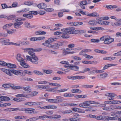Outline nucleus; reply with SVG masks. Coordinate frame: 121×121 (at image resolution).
<instances>
[{
	"label": "nucleus",
	"instance_id": "1",
	"mask_svg": "<svg viewBox=\"0 0 121 121\" xmlns=\"http://www.w3.org/2000/svg\"><path fill=\"white\" fill-rule=\"evenodd\" d=\"M25 51H29L28 53L31 57L28 56H27L26 58L27 60L31 62L33 64L37 65L38 64V61L39 60L38 58L35 55L34 52H39L42 50L41 48L33 49L32 48H25L24 49Z\"/></svg>",
	"mask_w": 121,
	"mask_h": 121
},
{
	"label": "nucleus",
	"instance_id": "2",
	"mask_svg": "<svg viewBox=\"0 0 121 121\" xmlns=\"http://www.w3.org/2000/svg\"><path fill=\"white\" fill-rule=\"evenodd\" d=\"M75 28L73 27H69L65 29H62L61 30V31H63L65 35L73 34L74 31L75 30Z\"/></svg>",
	"mask_w": 121,
	"mask_h": 121
},
{
	"label": "nucleus",
	"instance_id": "3",
	"mask_svg": "<svg viewBox=\"0 0 121 121\" xmlns=\"http://www.w3.org/2000/svg\"><path fill=\"white\" fill-rule=\"evenodd\" d=\"M23 111H25V112L27 113L36 114L38 113V111H34L35 109L33 108H23Z\"/></svg>",
	"mask_w": 121,
	"mask_h": 121
},
{
	"label": "nucleus",
	"instance_id": "4",
	"mask_svg": "<svg viewBox=\"0 0 121 121\" xmlns=\"http://www.w3.org/2000/svg\"><path fill=\"white\" fill-rule=\"evenodd\" d=\"M64 41L58 42L57 43L54 44L53 48H58L59 47L62 46L64 45Z\"/></svg>",
	"mask_w": 121,
	"mask_h": 121
},
{
	"label": "nucleus",
	"instance_id": "5",
	"mask_svg": "<svg viewBox=\"0 0 121 121\" xmlns=\"http://www.w3.org/2000/svg\"><path fill=\"white\" fill-rule=\"evenodd\" d=\"M114 41L113 39L111 38V37L109 36H107L106 40L104 42V43L105 44H109L111 43Z\"/></svg>",
	"mask_w": 121,
	"mask_h": 121
},
{
	"label": "nucleus",
	"instance_id": "6",
	"mask_svg": "<svg viewBox=\"0 0 121 121\" xmlns=\"http://www.w3.org/2000/svg\"><path fill=\"white\" fill-rule=\"evenodd\" d=\"M23 22H16L13 24L14 27L17 29H20L21 28V25L23 24Z\"/></svg>",
	"mask_w": 121,
	"mask_h": 121
},
{
	"label": "nucleus",
	"instance_id": "7",
	"mask_svg": "<svg viewBox=\"0 0 121 121\" xmlns=\"http://www.w3.org/2000/svg\"><path fill=\"white\" fill-rule=\"evenodd\" d=\"M9 40L5 38H1L0 39V42L3 43L4 45H9L10 44Z\"/></svg>",
	"mask_w": 121,
	"mask_h": 121
},
{
	"label": "nucleus",
	"instance_id": "8",
	"mask_svg": "<svg viewBox=\"0 0 121 121\" xmlns=\"http://www.w3.org/2000/svg\"><path fill=\"white\" fill-rule=\"evenodd\" d=\"M105 95L108 96V98L109 100H111L114 99V97L116 96V94L112 93H107Z\"/></svg>",
	"mask_w": 121,
	"mask_h": 121
},
{
	"label": "nucleus",
	"instance_id": "9",
	"mask_svg": "<svg viewBox=\"0 0 121 121\" xmlns=\"http://www.w3.org/2000/svg\"><path fill=\"white\" fill-rule=\"evenodd\" d=\"M11 73H12L17 75H18L19 73H20V75L22 76L23 75V72L20 71H18L14 69H13L11 71Z\"/></svg>",
	"mask_w": 121,
	"mask_h": 121
},
{
	"label": "nucleus",
	"instance_id": "10",
	"mask_svg": "<svg viewBox=\"0 0 121 121\" xmlns=\"http://www.w3.org/2000/svg\"><path fill=\"white\" fill-rule=\"evenodd\" d=\"M69 69L72 70L77 71L79 69V67L77 66H75L74 65H70Z\"/></svg>",
	"mask_w": 121,
	"mask_h": 121
},
{
	"label": "nucleus",
	"instance_id": "11",
	"mask_svg": "<svg viewBox=\"0 0 121 121\" xmlns=\"http://www.w3.org/2000/svg\"><path fill=\"white\" fill-rule=\"evenodd\" d=\"M23 16L29 19H31L33 17L32 15L31 14V13H29L28 14H24Z\"/></svg>",
	"mask_w": 121,
	"mask_h": 121
},
{
	"label": "nucleus",
	"instance_id": "12",
	"mask_svg": "<svg viewBox=\"0 0 121 121\" xmlns=\"http://www.w3.org/2000/svg\"><path fill=\"white\" fill-rule=\"evenodd\" d=\"M45 43H42V45L50 48H53V45H52L48 42H46V41H45Z\"/></svg>",
	"mask_w": 121,
	"mask_h": 121
},
{
	"label": "nucleus",
	"instance_id": "13",
	"mask_svg": "<svg viewBox=\"0 0 121 121\" xmlns=\"http://www.w3.org/2000/svg\"><path fill=\"white\" fill-rule=\"evenodd\" d=\"M20 64L24 68H28L29 67V66L27 63L24 62L23 61L20 62Z\"/></svg>",
	"mask_w": 121,
	"mask_h": 121
},
{
	"label": "nucleus",
	"instance_id": "14",
	"mask_svg": "<svg viewBox=\"0 0 121 121\" xmlns=\"http://www.w3.org/2000/svg\"><path fill=\"white\" fill-rule=\"evenodd\" d=\"M56 38H50L48 40H46V42H48L49 43L53 42L54 41H56Z\"/></svg>",
	"mask_w": 121,
	"mask_h": 121
},
{
	"label": "nucleus",
	"instance_id": "15",
	"mask_svg": "<svg viewBox=\"0 0 121 121\" xmlns=\"http://www.w3.org/2000/svg\"><path fill=\"white\" fill-rule=\"evenodd\" d=\"M25 25L26 27L29 29L35 27V26H30V23L27 22H25Z\"/></svg>",
	"mask_w": 121,
	"mask_h": 121
},
{
	"label": "nucleus",
	"instance_id": "16",
	"mask_svg": "<svg viewBox=\"0 0 121 121\" xmlns=\"http://www.w3.org/2000/svg\"><path fill=\"white\" fill-rule=\"evenodd\" d=\"M30 87L29 86H27L25 87H22V89H23L25 91H27L28 93H30L31 91V90L30 89Z\"/></svg>",
	"mask_w": 121,
	"mask_h": 121
},
{
	"label": "nucleus",
	"instance_id": "17",
	"mask_svg": "<svg viewBox=\"0 0 121 121\" xmlns=\"http://www.w3.org/2000/svg\"><path fill=\"white\" fill-rule=\"evenodd\" d=\"M87 15L90 17H97L99 15L97 13L94 12L92 13H89L87 14Z\"/></svg>",
	"mask_w": 121,
	"mask_h": 121
},
{
	"label": "nucleus",
	"instance_id": "18",
	"mask_svg": "<svg viewBox=\"0 0 121 121\" xmlns=\"http://www.w3.org/2000/svg\"><path fill=\"white\" fill-rule=\"evenodd\" d=\"M86 95H76L74 96V97L76 99H78L79 98H85L86 97Z\"/></svg>",
	"mask_w": 121,
	"mask_h": 121
},
{
	"label": "nucleus",
	"instance_id": "19",
	"mask_svg": "<svg viewBox=\"0 0 121 121\" xmlns=\"http://www.w3.org/2000/svg\"><path fill=\"white\" fill-rule=\"evenodd\" d=\"M115 65L114 64H108L104 65L103 68V70H104L107 69L108 67L112 66H115Z\"/></svg>",
	"mask_w": 121,
	"mask_h": 121
},
{
	"label": "nucleus",
	"instance_id": "20",
	"mask_svg": "<svg viewBox=\"0 0 121 121\" xmlns=\"http://www.w3.org/2000/svg\"><path fill=\"white\" fill-rule=\"evenodd\" d=\"M7 67L9 68H16V66L15 65L11 63L8 64Z\"/></svg>",
	"mask_w": 121,
	"mask_h": 121
},
{
	"label": "nucleus",
	"instance_id": "21",
	"mask_svg": "<svg viewBox=\"0 0 121 121\" xmlns=\"http://www.w3.org/2000/svg\"><path fill=\"white\" fill-rule=\"evenodd\" d=\"M71 92L72 93H76L78 92L81 93L82 91L78 89H72L71 91Z\"/></svg>",
	"mask_w": 121,
	"mask_h": 121
},
{
	"label": "nucleus",
	"instance_id": "22",
	"mask_svg": "<svg viewBox=\"0 0 121 121\" xmlns=\"http://www.w3.org/2000/svg\"><path fill=\"white\" fill-rule=\"evenodd\" d=\"M33 72L34 73L37 75H43V73L38 70H35Z\"/></svg>",
	"mask_w": 121,
	"mask_h": 121
},
{
	"label": "nucleus",
	"instance_id": "23",
	"mask_svg": "<svg viewBox=\"0 0 121 121\" xmlns=\"http://www.w3.org/2000/svg\"><path fill=\"white\" fill-rule=\"evenodd\" d=\"M115 58V57H108L104 58L103 59L104 60H108L111 61V60H113Z\"/></svg>",
	"mask_w": 121,
	"mask_h": 121
},
{
	"label": "nucleus",
	"instance_id": "24",
	"mask_svg": "<svg viewBox=\"0 0 121 121\" xmlns=\"http://www.w3.org/2000/svg\"><path fill=\"white\" fill-rule=\"evenodd\" d=\"M46 100L47 101L49 102L50 103H56V99H46Z\"/></svg>",
	"mask_w": 121,
	"mask_h": 121
},
{
	"label": "nucleus",
	"instance_id": "25",
	"mask_svg": "<svg viewBox=\"0 0 121 121\" xmlns=\"http://www.w3.org/2000/svg\"><path fill=\"white\" fill-rule=\"evenodd\" d=\"M92 69H93V68H86L82 71H81V73H84V72L87 71H91L92 70Z\"/></svg>",
	"mask_w": 121,
	"mask_h": 121
},
{
	"label": "nucleus",
	"instance_id": "26",
	"mask_svg": "<svg viewBox=\"0 0 121 121\" xmlns=\"http://www.w3.org/2000/svg\"><path fill=\"white\" fill-rule=\"evenodd\" d=\"M12 110L11 111H17V110H19L20 111H23V108H10Z\"/></svg>",
	"mask_w": 121,
	"mask_h": 121
},
{
	"label": "nucleus",
	"instance_id": "27",
	"mask_svg": "<svg viewBox=\"0 0 121 121\" xmlns=\"http://www.w3.org/2000/svg\"><path fill=\"white\" fill-rule=\"evenodd\" d=\"M17 59L18 61H20V62H22L23 61L22 59L21 55L19 54L17 55Z\"/></svg>",
	"mask_w": 121,
	"mask_h": 121
},
{
	"label": "nucleus",
	"instance_id": "28",
	"mask_svg": "<svg viewBox=\"0 0 121 121\" xmlns=\"http://www.w3.org/2000/svg\"><path fill=\"white\" fill-rule=\"evenodd\" d=\"M13 100L15 101L20 102L24 101V99L22 98H19V99H18L17 98H14L13 99Z\"/></svg>",
	"mask_w": 121,
	"mask_h": 121
},
{
	"label": "nucleus",
	"instance_id": "29",
	"mask_svg": "<svg viewBox=\"0 0 121 121\" xmlns=\"http://www.w3.org/2000/svg\"><path fill=\"white\" fill-rule=\"evenodd\" d=\"M39 119V118L36 117H33L30 118L26 120V121H36Z\"/></svg>",
	"mask_w": 121,
	"mask_h": 121
},
{
	"label": "nucleus",
	"instance_id": "30",
	"mask_svg": "<svg viewBox=\"0 0 121 121\" xmlns=\"http://www.w3.org/2000/svg\"><path fill=\"white\" fill-rule=\"evenodd\" d=\"M12 70H10V69H9L8 70L7 69L5 72L8 75L11 76H12V74L11 73V71Z\"/></svg>",
	"mask_w": 121,
	"mask_h": 121
},
{
	"label": "nucleus",
	"instance_id": "31",
	"mask_svg": "<svg viewBox=\"0 0 121 121\" xmlns=\"http://www.w3.org/2000/svg\"><path fill=\"white\" fill-rule=\"evenodd\" d=\"M80 119V118L78 117L70 118L69 119V120L71 121H79Z\"/></svg>",
	"mask_w": 121,
	"mask_h": 121
},
{
	"label": "nucleus",
	"instance_id": "32",
	"mask_svg": "<svg viewBox=\"0 0 121 121\" xmlns=\"http://www.w3.org/2000/svg\"><path fill=\"white\" fill-rule=\"evenodd\" d=\"M96 21H90L88 22V24L89 25L92 26H94L96 24Z\"/></svg>",
	"mask_w": 121,
	"mask_h": 121
},
{
	"label": "nucleus",
	"instance_id": "33",
	"mask_svg": "<svg viewBox=\"0 0 121 121\" xmlns=\"http://www.w3.org/2000/svg\"><path fill=\"white\" fill-rule=\"evenodd\" d=\"M74 95V94H72L65 93L64 94V96L65 97H72Z\"/></svg>",
	"mask_w": 121,
	"mask_h": 121
},
{
	"label": "nucleus",
	"instance_id": "34",
	"mask_svg": "<svg viewBox=\"0 0 121 121\" xmlns=\"http://www.w3.org/2000/svg\"><path fill=\"white\" fill-rule=\"evenodd\" d=\"M43 71L44 73L47 74L51 73L52 72V71L51 70H43Z\"/></svg>",
	"mask_w": 121,
	"mask_h": 121
},
{
	"label": "nucleus",
	"instance_id": "35",
	"mask_svg": "<svg viewBox=\"0 0 121 121\" xmlns=\"http://www.w3.org/2000/svg\"><path fill=\"white\" fill-rule=\"evenodd\" d=\"M8 19L13 20H15L16 19V16L15 15H12L9 16L8 17Z\"/></svg>",
	"mask_w": 121,
	"mask_h": 121
},
{
	"label": "nucleus",
	"instance_id": "36",
	"mask_svg": "<svg viewBox=\"0 0 121 121\" xmlns=\"http://www.w3.org/2000/svg\"><path fill=\"white\" fill-rule=\"evenodd\" d=\"M11 104L9 103H6L1 104V107H4L6 106H10Z\"/></svg>",
	"mask_w": 121,
	"mask_h": 121
},
{
	"label": "nucleus",
	"instance_id": "37",
	"mask_svg": "<svg viewBox=\"0 0 121 121\" xmlns=\"http://www.w3.org/2000/svg\"><path fill=\"white\" fill-rule=\"evenodd\" d=\"M80 5H86L87 4V2L86 0L82 1L80 2Z\"/></svg>",
	"mask_w": 121,
	"mask_h": 121
},
{
	"label": "nucleus",
	"instance_id": "38",
	"mask_svg": "<svg viewBox=\"0 0 121 121\" xmlns=\"http://www.w3.org/2000/svg\"><path fill=\"white\" fill-rule=\"evenodd\" d=\"M82 87L84 88H92L93 87V85H82Z\"/></svg>",
	"mask_w": 121,
	"mask_h": 121
},
{
	"label": "nucleus",
	"instance_id": "39",
	"mask_svg": "<svg viewBox=\"0 0 121 121\" xmlns=\"http://www.w3.org/2000/svg\"><path fill=\"white\" fill-rule=\"evenodd\" d=\"M64 32L63 31H62V32L56 31L54 33V34L56 35H58L60 34H64Z\"/></svg>",
	"mask_w": 121,
	"mask_h": 121
},
{
	"label": "nucleus",
	"instance_id": "40",
	"mask_svg": "<svg viewBox=\"0 0 121 121\" xmlns=\"http://www.w3.org/2000/svg\"><path fill=\"white\" fill-rule=\"evenodd\" d=\"M33 4V3L32 2L30 1H25L24 3V4L29 6L32 5Z\"/></svg>",
	"mask_w": 121,
	"mask_h": 121
},
{
	"label": "nucleus",
	"instance_id": "41",
	"mask_svg": "<svg viewBox=\"0 0 121 121\" xmlns=\"http://www.w3.org/2000/svg\"><path fill=\"white\" fill-rule=\"evenodd\" d=\"M108 75V74L106 73H103L100 75V78H104L106 77Z\"/></svg>",
	"mask_w": 121,
	"mask_h": 121
},
{
	"label": "nucleus",
	"instance_id": "42",
	"mask_svg": "<svg viewBox=\"0 0 121 121\" xmlns=\"http://www.w3.org/2000/svg\"><path fill=\"white\" fill-rule=\"evenodd\" d=\"M84 56L88 60H89L90 59L92 58H93V56H90L86 54H85V55H84Z\"/></svg>",
	"mask_w": 121,
	"mask_h": 121
},
{
	"label": "nucleus",
	"instance_id": "43",
	"mask_svg": "<svg viewBox=\"0 0 121 121\" xmlns=\"http://www.w3.org/2000/svg\"><path fill=\"white\" fill-rule=\"evenodd\" d=\"M82 62L83 63L86 64H91V61L88 60H84L82 61Z\"/></svg>",
	"mask_w": 121,
	"mask_h": 121
},
{
	"label": "nucleus",
	"instance_id": "44",
	"mask_svg": "<svg viewBox=\"0 0 121 121\" xmlns=\"http://www.w3.org/2000/svg\"><path fill=\"white\" fill-rule=\"evenodd\" d=\"M85 77L82 76H76V79H84L85 78Z\"/></svg>",
	"mask_w": 121,
	"mask_h": 121
},
{
	"label": "nucleus",
	"instance_id": "45",
	"mask_svg": "<svg viewBox=\"0 0 121 121\" xmlns=\"http://www.w3.org/2000/svg\"><path fill=\"white\" fill-rule=\"evenodd\" d=\"M107 36H104L100 38V40L101 41H105L106 39Z\"/></svg>",
	"mask_w": 121,
	"mask_h": 121
},
{
	"label": "nucleus",
	"instance_id": "46",
	"mask_svg": "<svg viewBox=\"0 0 121 121\" xmlns=\"http://www.w3.org/2000/svg\"><path fill=\"white\" fill-rule=\"evenodd\" d=\"M24 72L25 73L29 75H32L33 74L32 72H31L26 70H24Z\"/></svg>",
	"mask_w": 121,
	"mask_h": 121
},
{
	"label": "nucleus",
	"instance_id": "47",
	"mask_svg": "<svg viewBox=\"0 0 121 121\" xmlns=\"http://www.w3.org/2000/svg\"><path fill=\"white\" fill-rule=\"evenodd\" d=\"M38 93V92H37L35 91H34L31 92V93H30V95H28V96L29 95H33V96H35Z\"/></svg>",
	"mask_w": 121,
	"mask_h": 121
},
{
	"label": "nucleus",
	"instance_id": "48",
	"mask_svg": "<svg viewBox=\"0 0 121 121\" xmlns=\"http://www.w3.org/2000/svg\"><path fill=\"white\" fill-rule=\"evenodd\" d=\"M46 12H51L54 10V9L51 8H47L44 10Z\"/></svg>",
	"mask_w": 121,
	"mask_h": 121
},
{
	"label": "nucleus",
	"instance_id": "49",
	"mask_svg": "<svg viewBox=\"0 0 121 121\" xmlns=\"http://www.w3.org/2000/svg\"><path fill=\"white\" fill-rule=\"evenodd\" d=\"M91 41L92 42L98 43L99 42V39H91Z\"/></svg>",
	"mask_w": 121,
	"mask_h": 121
},
{
	"label": "nucleus",
	"instance_id": "50",
	"mask_svg": "<svg viewBox=\"0 0 121 121\" xmlns=\"http://www.w3.org/2000/svg\"><path fill=\"white\" fill-rule=\"evenodd\" d=\"M67 78L69 79H72V80H76V76H68Z\"/></svg>",
	"mask_w": 121,
	"mask_h": 121
},
{
	"label": "nucleus",
	"instance_id": "51",
	"mask_svg": "<svg viewBox=\"0 0 121 121\" xmlns=\"http://www.w3.org/2000/svg\"><path fill=\"white\" fill-rule=\"evenodd\" d=\"M49 84L51 85L54 86H58L60 87L61 86V85L60 84H58L57 83H50Z\"/></svg>",
	"mask_w": 121,
	"mask_h": 121
},
{
	"label": "nucleus",
	"instance_id": "52",
	"mask_svg": "<svg viewBox=\"0 0 121 121\" xmlns=\"http://www.w3.org/2000/svg\"><path fill=\"white\" fill-rule=\"evenodd\" d=\"M53 118H60L61 116L60 115H52Z\"/></svg>",
	"mask_w": 121,
	"mask_h": 121
},
{
	"label": "nucleus",
	"instance_id": "53",
	"mask_svg": "<svg viewBox=\"0 0 121 121\" xmlns=\"http://www.w3.org/2000/svg\"><path fill=\"white\" fill-rule=\"evenodd\" d=\"M57 108V106L54 105H49V109H56Z\"/></svg>",
	"mask_w": 121,
	"mask_h": 121
},
{
	"label": "nucleus",
	"instance_id": "54",
	"mask_svg": "<svg viewBox=\"0 0 121 121\" xmlns=\"http://www.w3.org/2000/svg\"><path fill=\"white\" fill-rule=\"evenodd\" d=\"M29 13H31V14L36 15L38 14V12L37 11H31L29 12Z\"/></svg>",
	"mask_w": 121,
	"mask_h": 121
},
{
	"label": "nucleus",
	"instance_id": "55",
	"mask_svg": "<svg viewBox=\"0 0 121 121\" xmlns=\"http://www.w3.org/2000/svg\"><path fill=\"white\" fill-rule=\"evenodd\" d=\"M41 104V103L36 102H32V105H39Z\"/></svg>",
	"mask_w": 121,
	"mask_h": 121
},
{
	"label": "nucleus",
	"instance_id": "56",
	"mask_svg": "<svg viewBox=\"0 0 121 121\" xmlns=\"http://www.w3.org/2000/svg\"><path fill=\"white\" fill-rule=\"evenodd\" d=\"M83 23L81 22H75V26L80 25H82Z\"/></svg>",
	"mask_w": 121,
	"mask_h": 121
},
{
	"label": "nucleus",
	"instance_id": "57",
	"mask_svg": "<svg viewBox=\"0 0 121 121\" xmlns=\"http://www.w3.org/2000/svg\"><path fill=\"white\" fill-rule=\"evenodd\" d=\"M121 25V23L116 22L115 23H114L113 24V26H118Z\"/></svg>",
	"mask_w": 121,
	"mask_h": 121
},
{
	"label": "nucleus",
	"instance_id": "58",
	"mask_svg": "<svg viewBox=\"0 0 121 121\" xmlns=\"http://www.w3.org/2000/svg\"><path fill=\"white\" fill-rule=\"evenodd\" d=\"M96 119L97 120H100L104 119L103 118V117L102 116H99L97 117L96 116Z\"/></svg>",
	"mask_w": 121,
	"mask_h": 121
},
{
	"label": "nucleus",
	"instance_id": "59",
	"mask_svg": "<svg viewBox=\"0 0 121 121\" xmlns=\"http://www.w3.org/2000/svg\"><path fill=\"white\" fill-rule=\"evenodd\" d=\"M22 86H14L13 87V89L16 90L19 89H22Z\"/></svg>",
	"mask_w": 121,
	"mask_h": 121
},
{
	"label": "nucleus",
	"instance_id": "60",
	"mask_svg": "<svg viewBox=\"0 0 121 121\" xmlns=\"http://www.w3.org/2000/svg\"><path fill=\"white\" fill-rule=\"evenodd\" d=\"M53 112L52 111H47L45 112V113L48 115H52L53 114Z\"/></svg>",
	"mask_w": 121,
	"mask_h": 121
},
{
	"label": "nucleus",
	"instance_id": "61",
	"mask_svg": "<svg viewBox=\"0 0 121 121\" xmlns=\"http://www.w3.org/2000/svg\"><path fill=\"white\" fill-rule=\"evenodd\" d=\"M61 37L63 39H67L69 38V36L67 35V34H62Z\"/></svg>",
	"mask_w": 121,
	"mask_h": 121
},
{
	"label": "nucleus",
	"instance_id": "62",
	"mask_svg": "<svg viewBox=\"0 0 121 121\" xmlns=\"http://www.w3.org/2000/svg\"><path fill=\"white\" fill-rule=\"evenodd\" d=\"M41 5L42 9H44L46 8L47 7L46 4L43 3H41Z\"/></svg>",
	"mask_w": 121,
	"mask_h": 121
},
{
	"label": "nucleus",
	"instance_id": "63",
	"mask_svg": "<svg viewBox=\"0 0 121 121\" xmlns=\"http://www.w3.org/2000/svg\"><path fill=\"white\" fill-rule=\"evenodd\" d=\"M121 55V51L115 53L113 55L114 56H118Z\"/></svg>",
	"mask_w": 121,
	"mask_h": 121
},
{
	"label": "nucleus",
	"instance_id": "64",
	"mask_svg": "<svg viewBox=\"0 0 121 121\" xmlns=\"http://www.w3.org/2000/svg\"><path fill=\"white\" fill-rule=\"evenodd\" d=\"M17 3L16 2H14L12 4V6L13 7H17Z\"/></svg>",
	"mask_w": 121,
	"mask_h": 121
}]
</instances>
